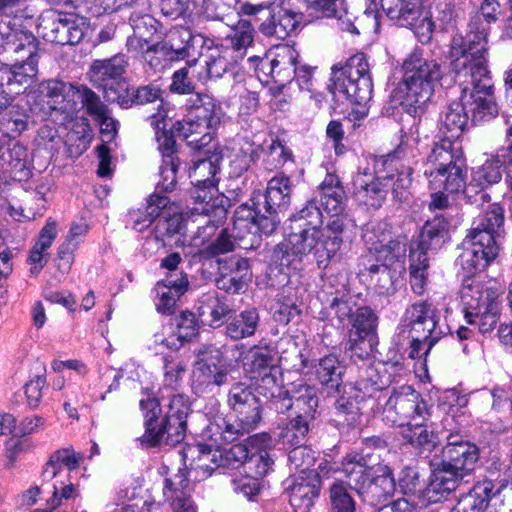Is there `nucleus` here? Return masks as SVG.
<instances>
[{"instance_id":"nucleus-1","label":"nucleus","mask_w":512,"mask_h":512,"mask_svg":"<svg viewBox=\"0 0 512 512\" xmlns=\"http://www.w3.org/2000/svg\"><path fill=\"white\" fill-rule=\"evenodd\" d=\"M503 222V209L498 204L490 205L489 210L473 222L457 260L467 277L460 290L464 318L482 334L491 332L498 322L503 290L486 287L471 277L484 271L497 258Z\"/></svg>"},{"instance_id":"nucleus-2","label":"nucleus","mask_w":512,"mask_h":512,"mask_svg":"<svg viewBox=\"0 0 512 512\" xmlns=\"http://www.w3.org/2000/svg\"><path fill=\"white\" fill-rule=\"evenodd\" d=\"M397 171V178L392 184V193L396 200L403 202L410 195L412 168L399 163L396 156L366 160L358 167L353 177L354 194L364 205L379 208L387 195L388 181L394 178L392 171Z\"/></svg>"},{"instance_id":"nucleus-3","label":"nucleus","mask_w":512,"mask_h":512,"mask_svg":"<svg viewBox=\"0 0 512 512\" xmlns=\"http://www.w3.org/2000/svg\"><path fill=\"white\" fill-rule=\"evenodd\" d=\"M140 408L145 413V432L139 438L143 446L172 447L184 439L190 412L188 397L172 394L162 406L156 398L141 399Z\"/></svg>"},{"instance_id":"nucleus-4","label":"nucleus","mask_w":512,"mask_h":512,"mask_svg":"<svg viewBox=\"0 0 512 512\" xmlns=\"http://www.w3.org/2000/svg\"><path fill=\"white\" fill-rule=\"evenodd\" d=\"M422 172L428 187L433 191L430 208L443 209L448 205L445 193L464 191L467 179V165L464 156L453 151L448 140L435 143L425 162Z\"/></svg>"},{"instance_id":"nucleus-5","label":"nucleus","mask_w":512,"mask_h":512,"mask_svg":"<svg viewBox=\"0 0 512 512\" xmlns=\"http://www.w3.org/2000/svg\"><path fill=\"white\" fill-rule=\"evenodd\" d=\"M0 55L12 68V87L19 89L32 83L38 72L37 45L34 35L24 29L21 17L0 19Z\"/></svg>"},{"instance_id":"nucleus-6","label":"nucleus","mask_w":512,"mask_h":512,"mask_svg":"<svg viewBox=\"0 0 512 512\" xmlns=\"http://www.w3.org/2000/svg\"><path fill=\"white\" fill-rule=\"evenodd\" d=\"M402 71L399 84L401 105L414 118L420 117L442 79L441 65L434 59H426L420 53L413 52L404 60Z\"/></svg>"},{"instance_id":"nucleus-7","label":"nucleus","mask_w":512,"mask_h":512,"mask_svg":"<svg viewBox=\"0 0 512 512\" xmlns=\"http://www.w3.org/2000/svg\"><path fill=\"white\" fill-rule=\"evenodd\" d=\"M331 70L329 91L335 98L348 100L354 106L350 117L355 120L366 117L373 83L365 54L357 53L345 65L336 64Z\"/></svg>"},{"instance_id":"nucleus-8","label":"nucleus","mask_w":512,"mask_h":512,"mask_svg":"<svg viewBox=\"0 0 512 512\" xmlns=\"http://www.w3.org/2000/svg\"><path fill=\"white\" fill-rule=\"evenodd\" d=\"M346 484L369 505L376 506L391 497L396 490L392 469L382 463L366 464L362 454L352 451L341 460Z\"/></svg>"},{"instance_id":"nucleus-9","label":"nucleus","mask_w":512,"mask_h":512,"mask_svg":"<svg viewBox=\"0 0 512 512\" xmlns=\"http://www.w3.org/2000/svg\"><path fill=\"white\" fill-rule=\"evenodd\" d=\"M288 238V251L300 259L313 255L319 269H326L343 244L345 219H329L323 227H299Z\"/></svg>"},{"instance_id":"nucleus-10","label":"nucleus","mask_w":512,"mask_h":512,"mask_svg":"<svg viewBox=\"0 0 512 512\" xmlns=\"http://www.w3.org/2000/svg\"><path fill=\"white\" fill-rule=\"evenodd\" d=\"M487 28L470 20L465 36L456 35L450 44V66L456 80L467 78L474 73L490 72L488 67L489 35Z\"/></svg>"},{"instance_id":"nucleus-11","label":"nucleus","mask_w":512,"mask_h":512,"mask_svg":"<svg viewBox=\"0 0 512 512\" xmlns=\"http://www.w3.org/2000/svg\"><path fill=\"white\" fill-rule=\"evenodd\" d=\"M365 15L371 18L373 26L379 28L377 0H366ZM386 16L397 25L413 30L421 43H427L432 37L434 23L429 11L425 10L422 0H380Z\"/></svg>"},{"instance_id":"nucleus-12","label":"nucleus","mask_w":512,"mask_h":512,"mask_svg":"<svg viewBox=\"0 0 512 512\" xmlns=\"http://www.w3.org/2000/svg\"><path fill=\"white\" fill-rule=\"evenodd\" d=\"M439 320L438 310L427 301H419L406 308L402 326L409 328L412 359L427 356L435 343L446 334L447 327L440 325Z\"/></svg>"},{"instance_id":"nucleus-13","label":"nucleus","mask_w":512,"mask_h":512,"mask_svg":"<svg viewBox=\"0 0 512 512\" xmlns=\"http://www.w3.org/2000/svg\"><path fill=\"white\" fill-rule=\"evenodd\" d=\"M222 116L221 106L211 96L198 95L186 119L177 121L173 130L193 149L200 150L212 141L213 130Z\"/></svg>"},{"instance_id":"nucleus-14","label":"nucleus","mask_w":512,"mask_h":512,"mask_svg":"<svg viewBox=\"0 0 512 512\" xmlns=\"http://www.w3.org/2000/svg\"><path fill=\"white\" fill-rule=\"evenodd\" d=\"M430 408L418 391L412 386L403 385L394 389L386 401L382 419L390 426L404 428L415 420L427 421Z\"/></svg>"},{"instance_id":"nucleus-15","label":"nucleus","mask_w":512,"mask_h":512,"mask_svg":"<svg viewBox=\"0 0 512 512\" xmlns=\"http://www.w3.org/2000/svg\"><path fill=\"white\" fill-rule=\"evenodd\" d=\"M457 81L462 86L460 96L472 122L487 121L498 114L490 72L474 73Z\"/></svg>"},{"instance_id":"nucleus-16","label":"nucleus","mask_w":512,"mask_h":512,"mask_svg":"<svg viewBox=\"0 0 512 512\" xmlns=\"http://www.w3.org/2000/svg\"><path fill=\"white\" fill-rule=\"evenodd\" d=\"M229 365L222 352L214 346H205L197 353L192 371V390L197 395L211 393L227 383Z\"/></svg>"},{"instance_id":"nucleus-17","label":"nucleus","mask_w":512,"mask_h":512,"mask_svg":"<svg viewBox=\"0 0 512 512\" xmlns=\"http://www.w3.org/2000/svg\"><path fill=\"white\" fill-rule=\"evenodd\" d=\"M262 410L260 399L253 401L244 408L233 411L235 423H228L225 418L218 417L207 425L203 436L216 443L223 440L235 441L239 436L248 434L258 427L262 420Z\"/></svg>"},{"instance_id":"nucleus-18","label":"nucleus","mask_w":512,"mask_h":512,"mask_svg":"<svg viewBox=\"0 0 512 512\" xmlns=\"http://www.w3.org/2000/svg\"><path fill=\"white\" fill-rule=\"evenodd\" d=\"M205 438L209 441L208 444H198L190 448L189 452L199 453L197 467L208 475L221 468H236L249 456L247 448L241 444L224 449L223 446L231 441L223 440L221 443H216L209 437Z\"/></svg>"},{"instance_id":"nucleus-19","label":"nucleus","mask_w":512,"mask_h":512,"mask_svg":"<svg viewBox=\"0 0 512 512\" xmlns=\"http://www.w3.org/2000/svg\"><path fill=\"white\" fill-rule=\"evenodd\" d=\"M80 85L51 79L40 85V92L47 106V113L54 120L64 123L76 114V96Z\"/></svg>"},{"instance_id":"nucleus-20","label":"nucleus","mask_w":512,"mask_h":512,"mask_svg":"<svg viewBox=\"0 0 512 512\" xmlns=\"http://www.w3.org/2000/svg\"><path fill=\"white\" fill-rule=\"evenodd\" d=\"M377 323L378 317L371 308L360 307L356 310L348 340L351 357L364 359L372 352L376 344Z\"/></svg>"},{"instance_id":"nucleus-21","label":"nucleus","mask_w":512,"mask_h":512,"mask_svg":"<svg viewBox=\"0 0 512 512\" xmlns=\"http://www.w3.org/2000/svg\"><path fill=\"white\" fill-rule=\"evenodd\" d=\"M500 150L497 149L486 161L474 168L471 173V181L466 185L464 193L470 203H476L477 198L473 200V193L484 202H489L490 196L484 189L492 184L500 182L502 179V167L512 166V162L504 161L500 156Z\"/></svg>"},{"instance_id":"nucleus-22","label":"nucleus","mask_w":512,"mask_h":512,"mask_svg":"<svg viewBox=\"0 0 512 512\" xmlns=\"http://www.w3.org/2000/svg\"><path fill=\"white\" fill-rule=\"evenodd\" d=\"M285 492L294 512H310L319 497L321 480L317 472L294 475L285 482Z\"/></svg>"},{"instance_id":"nucleus-23","label":"nucleus","mask_w":512,"mask_h":512,"mask_svg":"<svg viewBox=\"0 0 512 512\" xmlns=\"http://www.w3.org/2000/svg\"><path fill=\"white\" fill-rule=\"evenodd\" d=\"M248 61L257 62L256 69L261 70L264 73H269L272 76H274L275 73H279L277 71L278 67H285L288 65L289 68L293 69L301 90L311 92L314 89V71L316 68L307 65L296 66L295 51L289 48H284L283 51H278L274 59L253 56L250 57Z\"/></svg>"},{"instance_id":"nucleus-24","label":"nucleus","mask_w":512,"mask_h":512,"mask_svg":"<svg viewBox=\"0 0 512 512\" xmlns=\"http://www.w3.org/2000/svg\"><path fill=\"white\" fill-rule=\"evenodd\" d=\"M443 462L463 475L471 472L479 459L478 447L459 434H449L443 450Z\"/></svg>"},{"instance_id":"nucleus-25","label":"nucleus","mask_w":512,"mask_h":512,"mask_svg":"<svg viewBox=\"0 0 512 512\" xmlns=\"http://www.w3.org/2000/svg\"><path fill=\"white\" fill-rule=\"evenodd\" d=\"M87 29L85 18L74 14L59 15L51 20L50 32L44 33L43 37L56 44L75 45L82 40Z\"/></svg>"},{"instance_id":"nucleus-26","label":"nucleus","mask_w":512,"mask_h":512,"mask_svg":"<svg viewBox=\"0 0 512 512\" xmlns=\"http://www.w3.org/2000/svg\"><path fill=\"white\" fill-rule=\"evenodd\" d=\"M219 225L220 220L209 219L205 225L198 227L196 236L193 238V245L197 247L204 246L203 251L209 256H217L233 251L236 247V240H241V237L238 234H230L228 229H222L217 238L205 246L215 234Z\"/></svg>"},{"instance_id":"nucleus-27","label":"nucleus","mask_w":512,"mask_h":512,"mask_svg":"<svg viewBox=\"0 0 512 512\" xmlns=\"http://www.w3.org/2000/svg\"><path fill=\"white\" fill-rule=\"evenodd\" d=\"M249 263L246 258L233 256L225 261H219V276L216 286L227 293L236 294L247 286Z\"/></svg>"},{"instance_id":"nucleus-28","label":"nucleus","mask_w":512,"mask_h":512,"mask_svg":"<svg viewBox=\"0 0 512 512\" xmlns=\"http://www.w3.org/2000/svg\"><path fill=\"white\" fill-rule=\"evenodd\" d=\"M402 368L399 360L395 362H378L361 369L356 388L364 394L371 395L374 391H380L392 382L393 373Z\"/></svg>"},{"instance_id":"nucleus-29","label":"nucleus","mask_w":512,"mask_h":512,"mask_svg":"<svg viewBox=\"0 0 512 512\" xmlns=\"http://www.w3.org/2000/svg\"><path fill=\"white\" fill-rule=\"evenodd\" d=\"M165 49L173 56L174 61L193 57L198 54L204 44L201 35H194L185 27H174L168 31L163 41Z\"/></svg>"},{"instance_id":"nucleus-30","label":"nucleus","mask_w":512,"mask_h":512,"mask_svg":"<svg viewBox=\"0 0 512 512\" xmlns=\"http://www.w3.org/2000/svg\"><path fill=\"white\" fill-rule=\"evenodd\" d=\"M464 475L445 462L433 468L429 484L425 489V497L431 503L440 502L454 491Z\"/></svg>"},{"instance_id":"nucleus-31","label":"nucleus","mask_w":512,"mask_h":512,"mask_svg":"<svg viewBox=\"0 0 512 512\" xmlns=\"http://www.w3.org/2000/svg\"><path fill=\"white\" fill-rule=\"evenodd\" d=\"M187 276L182 272H173L155 286L156 309L162 314H172L179 298L188 287Z\"/></svg>"},{"instance_id":"nucleus-32","label":"nucleus","mask_w":512,"mask_h":512,"mask_svg":"<svg viewBox=\"0 0 512 512\" xmlns=\"http://www.w3.org/2000/svg\"><path fill=\"white\" fill-rule=\"evenodd\" d=\"M0 168L14 179L23 181L31 176L27 149L17 141L0 148Z\"/></svg>"},{"instance_id":"nucleus-33","label":"nucleus","mask_w":512,"mask_h":512,"mask_svg":"<svg viewBox=\"0 0 512 512\" xmlns=\"http://www.w3.org/2000/svg\"><path fill=\"white\" fill-rule=\"evenodd\" d=\"M320 201L327 213L331 214L330 219L344 218L345 229L351 220L347 215L342 214L345 207V191L340 185L339 179L328 175L319 187Z\"/></svg>"},{"instance_id":"nucleus-34","label":"nucleus","mask_w":512,"mask_h":512,"mask_svg":"<svg viewBox=\"0 0 512 512\" xmlns=\"http://www.w3.org/2000/svg\"><path fill=\"white\" fill-rule=\"evenodd\" d=\"M495 485L491 480L477 482L462 495L451 512H483L490 502L495 504Z\"/></svg>"},{"instance_id":"nucleus-35","label":"nucleus","mask_w":512,"mask_h":512,"mask_svg":"<svg viewBox=\"0 0 512 512\" xmlns=\"http://www.w3.org/2000/svg\"><path fill=\"white\" fill-rule=\"evenodd\" d=\"M302 18V13L281 8L260 25V31L265 36L285 39L296 31Z\"/></svg>"},{"instance_id":"nucleus-36","label":"nucleus","mask_w":512,"mask_h":512,"mask_svg":"<svg viewBox=\"0 0 512 512\" xmlns=\"http://www.w3.org/2000/svg\"><path fill=\"white\" fill-rule=\"evenodd\" d=\"M318 406V397L316 389L309 385H300L298 390L292 395L288 396V393L283 398L281 405H277V410L283 411L284 409L289 410L291 408L296 410V417H301L307 421H311L314 418V413Z\"/></svg>"},{"instance_id":"nucleus-37","label":"nucleus","mask_w":512,"mask_h":512,"mask_svg":"<svg viewBox=\"0 0 512 512\" xmlns=\"http://www.w3.org/2000/svg\"><path fill=\"white\" fill-rule=\"evenodd\" d=\"M468 119L469 114L462 98L460 97L459 101L451 102L445 110L441 126V130L444 133H449V135L439 143L444 140L450 141L453 151H457V153L463 156L462 151L454 147V143L451 139L458 138L462 134L468 124Z\"/></svg>"},{"instance_id":"nucleus-38","label":"nucleus","mask_w":512,"mask_h":512,"mask_svg":"<svg viewBox=\"0 0 512 512\" xmlns=\"http://www.w3.org/2000/svg\"><path fill=\"white\" fill-rule=\"evenodd\" d=\"M127 67V57L124 54H117L108 59L93 61L89 74L95 84L105 87L108 81L121 78Z\"/></svg>"},{"instance_id":"nucleus-39","label":"nucleus","mask_w":512,"mask_h":512,"mask_svg":"<svg viewBox=\"0 0 512 512\" xmlns=\"http://www.w3.org/2000/svg\"><path fill=\"white\" fill-rule=\"evenodd\" d=\"M372 244L377 261L385 263L388 267L395 265L394 270L404 268L403 263L407 251V242L404 237L386 240V237L383 236L382 239H378Z\"/></svg>"},{"instance_id":"nucleus-40","label":"nucleus","mask_w":512,"mask_h":512,"mask_svg":"<svg viewBox=\"0 0 512 512\" xmlns=\"http://www.w3.org/2000/svg\"><path fill=\"white\" fill-rule=\"evenodd\" d=\"M163 496L174 512L194 507L190 499L189 480L183 474L164 480Z\"/></svg>"},{"instance_id":"nucleus-41","label":"nucleus","mask_w":512,"mask_h":512,"mask_svg":"<svg viewBox=\"0 0 512 512\" xmlns=\"http://www.w3.org/2000/svg\"><path fill=\"white\" fill-rule=\"evenodd\" d=\"M293 185L291 179L284 174H277L267 184L265 205L272 211L286 210L291 202Z\"/></svg>"},{"instance_id":"nucleus-42","label":"nucleus","mask_w":512,"mask_h":512,"mask_svg":"<svg viewBox=\"0 0 512 512\" xmlns=\"http://www.w3.org/2000/svg\"><path fill=\"white\" fill-rule=\"evenodd\" d=\"M133 34L128 37L126 46L128 50H141L142 45L150 41L157 31V21L150 14L133 12L130 16Z\"/></svg>"},{"instance_id":"nucleus-43","label":"nucleus","mask_w":512,"mask_h":512,"mask_svg":"<svg viewBox=\"0 0 512 512\" xmlns=\"http://www.w3.org/2000/svg\"><path fill=\"white\" fill-rule=\"evenodd\" d=\"M277 367L270 350L263 347H252L243 358V368L246 375L251 379L271 371Z\"/></svg>"},{"instance_id":"nucleus-44","label":"nucleus","mask_w":512,"mask_h":512,"mask_svg":"<svg viewBox=\"0 0 512 512\" xmlns=\"http://www.w3.org/2000/svg\"><path fill=\"white\" fill-rule=\"evenodd\" d=\"M169 199L166 196L154 193L150 196L145 211H134L130 214L133 221V229L138 232L144 231L150 227L154 221L164 213V209L168 206Z\"/></svg>"},{"instance_id":"nucleus-45","label":"nucleus","mask_w":512,"mask_h":512,"mask_svg":"<svg viewBox=\"0 0 512 512\" xmlns=\"http://www.w3.org/2000/svg\"><path fill=\"white\" fill-rule=\"evenodd\" d=\"M259 146L249 140H243L233 147L229 156L231 173L238 177L246 172L258 159Z\"/></svg>"},{"instance_id":"nucleus-46","label":"nucleus","mask_w":512,"mask_h":512,"mask_svg":"<svg viewBox=\"0 0 512 512\" xmlns=\"http://www.w3.org/2000/svg\"><path fill=\"white\" fill-rule=\"evenodd\" d=\"M310 7L322 14L324 17H334L340 21V28L343 31L358 34L357 28L350 18L347 17L346 0H313Z\"/></svg>"},{"instance_id":"nucleus-47","label":"nucleus","mask_w":512,"mask_h":512,"mask_svg":"<svg viewBox=\"0 0 512 512\" xmlns=\"http://www.w3.org/2000/svg\"><path fill=\"white\" fill-rule=\"evenodd\" d=\"M82 460V455L76 453L71 447H66L55 451L49 458L42 476L44 480H52L56 477L62 467L69 470L76 469Z\"/></svg>"},{"instance_id":"nucleus-48","label":"nucleus","mask_w":512,"mask_h":512,"mask_svg":"<svg viewBox=\"0 0 512 512\" xmlns=\"http://www.w3.org/2000/svg\"><path fill=\"white\" fill-rule=\"evenodd\" d=\"M252 381H254L257 386L259 393L266 398L273 400L276 409L277 405L282 404L283 398L288 393L283 389L279 367H275L271 371L259 376V378L253 379Z\"/></svg>"},{"instance_id":"nucleus-49","label":"nucleus","mask_w":512,"mask_h":512,"mask_svg":"<svg viewBox=\"0 0 512 512\" xmlns=\"http://www.w3.org/2000/svg\"><path fill=\"white\" fill-rule=\"evenodd\" d=\"M193 184L194 188L191 191V199L194 205L191 208L192 214L208 215L211 212H215V214H220L219 218L224 216L225 211L217 208L213 201L214 195L217 192L216 185Z\"/></svg>"},{"instance_id":"nucleus-50","label":"nucleus","mask_w":512,"mask_h":512,"mask_svg":"<svg viewBox=\"0 0 512 512\" xmlns=\"http://www.w3.org/2000/svg\"><path fill=\"white\" fill-rule=\"evenodd\" d=\"M449 228L448 220L442 215H436L428 220L421 229L418 247L420 252L434 248L440 243Z\"/></svg>"},{"instance_id":"nucleus-51","label":"nucleus","mask_w":512,"mask_h":512,"mask_svg":"<svg viewBox=\"0 0 512 512\" xmlns=\"http://www.w3.org/2000/svg\"><path fill=\"white\" fill-rule=\"evenodd\" d=\"M426 421L415 420L403 430V437L420 454L430 453L436 445V437L424 426Z\"/></svg>"},{"instance_id":"nucleus-52","label":"nucleus","mask_w":512,"mask_h":512,"mask_svg":"<svg viewBox=\"0 0 512 512\" xmlns=\"http://www.w3.org/2000/svg\"><path fill=\"white\" fill-rule=\"evenodd\" d=\"M255 30L250 22L242 20L232 30L221 44L226 48V51L232 50L243 56L245 51L252 46L254 42Z\"/></svg>"},{"instance_id":"nucleus-53","label":"nucleus","mask_w":512,"mask_h":512,"mask_svg":"<svg viewBox=\"0 0 512 512\" xmlns=\"http://www.w3.org/2000/svg\"><path fill=\"white\" fill-rule=\"evenodd\" d=\"M259 322V315L255 309H249L235 316L226 327V334L234 340L252 336Z\"/></svg>"},{"instance_id":"nucleus-54","label":"nucleus","mask_w":512,"mask_h":512,"mask_svg":"<svg viewBox=\"0 0 512 512\" xmlns=\"http://www.w3.org/2000/svg\"><path fill=\"white\" fill-rule=\"evenodd\" d=\"M27 127V115L16 105H9L0 112V133L9 138L20 135Z\"/></svg>"},{"instance_id":"nucleus-55","label":"nucleus","mask_w":512,"mask_h":512,"mask_svg":"<svg viewBox=\"0 0 512 512\" xmlns=\"http://www.w3.org/2000/svg\"><path fill=\"white\" fill-rule=\"evenodd\" d=\"M151 118V125L155 126V137L158 150L162 154V161H165L166 158L179 159L176 156V141L173 133L166 130L164 116L161 113H158L157 115H153Z\"/></svg>"},{"instance_id":"nucleus-56","label":"nucleus","mask_w":512,"mask_h":512,"mask_svg":"<svg viewBox=\"0 0 512 512\" xmlns=\"http://www.w3.org/2000/svg\"><path fill=\"white\" fill-rule=\"evenodd\" d=\"M141 54L144 62L153 70L160 71L164 69L169 62L174 61L173 56L165 49L162 42L151 43L146 42L142 45L141 50H129Z\"/></svg>"},{"instance_id":"nucleus-57","label":"nucleus","mask_w":512,"mask_h":512,"mask_svg":"<svg viewBox=\"0 0 512 512\" xmlns=\"http://www.w3.org/2000/svg\"><path fill=\"white\" fill-rule=\"evenodd\" d=\"M76 102V113L81 107H85L87 113L96 119H100L106 115L110 110L107 105L104 104L100 97L92 91L90 88L80 85L79 90L75 99Z\"/></svg>"},{"instance_id":"nucleus-58","label":"nucleus","mask_w":512,"mask_h":512,"mask_svg":"<svg viewBox=\"0 0 512 512\" xmlns=\"http://www.w3.org/2000/svg\"><path fill=\"white\" fill-rule=\"evenodd\" d=\"M309 422L304 418L295 417L282 428L278 437L283 446L296 447L303 445L309 432Z\"/></svg>"},{"instance_id":"nucleus-59","label":"nucleus","mask_w":512,"mask_h":512,"mask_svg":"<svg viewBox=\"0 0 512 512\" xmlns=\"http://www.w3.org/2000/svg\"><path fill=\"white\" fill-rule=\"evenodd\" d=\"M230 309L213 295H205L199 302L198 313L202 321L218 326Z\"/></svg>"},{"instance_id":"nucleus-60","label":"nucleus","mask_w":512,"mask_h":512,"mask_svg":"<svg viewBox=\"0 0 512 512\" xmlns=\"http://www.w3.org/2000/svg\"><path fill=\"white\" fill-rule=\"evenodd\" d=\"M289 467L291 470L299 471L298 475H306L309 472H316L312 467L316 461V452L306 445L293 447L288 454Z\"/></svg>"},{"instance_id":"nucleus-61","label":"nucleus","mask_w":512,"mask_h":512,"mask_svg":"<svg viewBox=\"0 0 512 512\" xmlns=\"http://www.w3.org/2000/svg\"><path fill=\"white\" fill-rule=\"evenodd\" d=\"M428 258L425 252L411 255L410 285L417 295H422L427 284Z\"/></svg>"},{"instance_id":"nucleus-62","label":"nucleus","mask_w":512,"mask_h":512,"mask_svg":"<svg viewBox=\"0 0 512 512\" xmlns=\"http://www.w3.org/2000/svg\"><path fill=\"white\" fill-rule=\"evenodd\" d=\"M219 170L218 159L215 158H203L198 159L194 162L193 166L190 168L189 177L191 178L192 183H196V185H211L215 184V175Z\"/></svg>"},{"instance_id":"nucleus-63","label":"nucleus","mask_w":512,"mask_h":512,"mask_svg":"<svg viewBox=\"0 0 512 512\" xmlns=\"http://www.w3.org/2000/svg\"><path fill=\"white\" fill-rule=\"evenodd\" d=\"M316 375L323 385L338 388L342 376V367L337 357L334 355L323 357L316 367Z\"/></svg>"},{"instance_id":"nucleus-64","label":"nucleus","mask_w":512,"mask_h":512,"mask_svg":"<svg viewBox=\"0 0 512 512\" xmlns=\"http://www.w3.org/2000/svg\"><path fill=\"white\" fill-rule=\"evenodd\" d=\"M332 512H355L356 504L341 481H336L330 488Z\"/></svg>"}]
</instances>
